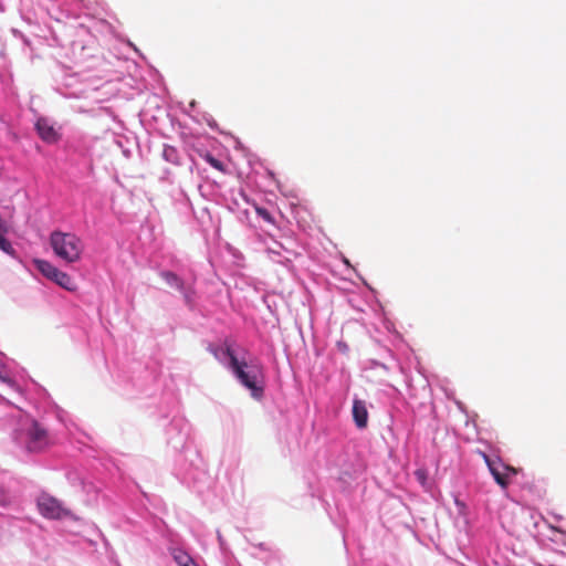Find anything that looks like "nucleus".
Segmentation results:
<instances>
[{
  "instance_id": "nucleus-26",
  "label": "nucleus",
  "mask_w": 566,
  "mask_h": 566,
  "mask_svg": "<svg viewBox=\"0 0 566 566\" xmlns=\"http://www.w3.org/2000/svg\"><path fill=\"white\" fill-rule=\"evenodd\" d=\"M195 105H196V102H195V101H192V102L189 104L190 109H193V108H195Z\"/></svg>"
},
{
  "instance_id": "nucleus-7",
  "label": "nucleus",
  "mask_w": 566,
  "mask_h": 566,
  "mask_svg": "<svg viewBox=\"0 0 566 566\" xmlns=\"http://www.w3.org/2000/svg\"><path fill=\"white\" fill-rule=\"evenodd\" d=\"M34 268L48 280L57 284L66 291H74L76 284L66 272L60 270L53 263L43 259L33 260Z\"/></svg>"
},
{
  "instance_id": "nucleus-21",
  "label": "nucleus",
  "mask_w": 566,
  "mask_h": 566,
  "mask_svg": "<svg viewBox=\"0 0 566 566\" xmlns=\"http://www.w3.org/2000/svg\"><path fill=\"white\" fill-rule=\"evenodd\" d=\"M415 476L417 479V481L422 485V486H426L427 484V481H428V474H427V471L423 470V469H418L415 471Z\"/></svg>"
},
{
  "instance_id": "nucleus-1",
  "label": "nucleus",
  "mask_w": 566,
  "mask_h": 566,
  "mask_svg": "<svg viewBox=\"0 0 566 566\" xmlns=\"http://www.w3.org/2000/svg\"><path fill=\"white\" fill-rule=\"evenodd\" d=\"M88 15H85V22L76 27L77 39L72 42V52L75 63L78 67L87 60L91 64L83 66L73 73H64L57 81L56 92L64 97L81 98L88 97L91 93L97 91L104 80L102 71L96 69L104 64L103 59L95 53L97 27L102 25Z\"/></svg>"
},
{
  "instance_id": "nucleus-27",
  "label": "nucleus",
  "mask_w": 566,
  "mask_h": 566,
  "mask_svg": "<svg viewBox=\"0 0 566 566\" xmlns=\"http://www.w3.org/2000/svg\"><path fill=\"white\" fill-rule=\"evenodd\" d=\"M190 566H199V565L195 562Z\"/></svg>"
},
{
  "instance_id": "nucleus-8",
  "label": "nucleus",
  "mask_w": 566,
  "mask_h": 566,
  "mask_svg": "<svg viewBox=\"0 0 566 566\" xmlns=\"http://www.w3.org/2000/svg\"><path fill=\"white\" fill-rule=\"evenodd\" d=\"M36 505L40 514L49 520H60L69 514L57 499L46 493L38 497Z\"/></svg>"
},
{
  "instance_id": "nucleus-14",
  "label": "nucleus",
  "mask_w": 566,
  "mask_h": 566,
  "mask_svg": "<svg viewBox=\"0 0 566 566\" xmlns=\"http://www.w3.org/2000/svg\"><path fill=\"white\" fill-rule=\"evenodd\" d=\"M84 8V0H64L61 7L66 17L77 19Z\"/></svg>"
},
{
  "instance_id": "nucleus-2",
  "label": "nucleus",
  "mask_w": 566,
  "mask_h": 566,
  "mask_svg": "<svg viewBox=\"0 0 566 566\" xmlns=\"http://www.w3.org/2000/svg\"><path fill=\"white\" fill-rule=\"evenodd\" d=\"M208 350L250 391L252 398L260 400L263 397V367L256 359L247 360V349L235 346L234 343L224 342L220 345L210 344Z\"/></svg>"
},
{
  "instance_id": "nucleus-23",
  "label": "nucleus",
  "mask_w": 566,
  "mask_h": 566,
  "mask_svg": "<svg viewBox=\"0 0 566 566\" xmlns=\"http://www.w3.org/2000/svg\"><path fill=\"white\" fill-rule=\"evenodd\" d=\"M454 504H455V506L458 507V512H459L460 514H463V513H464V511H465V509H467L465 503H464L463 501H461V500L459 499V496H454Z\"/></svg>"
},
{
  "instance_id": "nucleus-10",
  "label": "nucleus",
  "mask_w": 566,
  "mask_h": 566,
  "mask_svg": "<svg viewBox=\"0 0 566 566\" xmlns=\"http://www.w3.org/2000/svg\"><path fill=\"white\" fill-rule=\"evenodd\" d=\"M35 130L39 137L46 144H55L61 139V134L54 123L46 118L40 117L35 122Z\"/></svg>"
},
{
  "instance_id": "nucleus-4",
  "label": "nucleus",
  "mask_w": 566,
  "mask_h": 566,
  "mask_svg": "<svg viewBox=\"0 0 566 566\" xmlns=\"http://www.w3.org/2000/svg\"><path fill=\"white\" fill-rule=\"evenodd\" d=\"M49 243L53 254L66 264L80 262L85 250L83 239L74 232L54 230L50 233Z\"/></svg>"
},
{
  "instance_id": "nucleus-12",
  "label": "nucleus",
  "mask_w": 566,
  "mask_h": 566,
  "mask_svg": "<svg viewBox=\"0 0 566 566\" xmlns=\"http://www.w3.org/2000/svg\"><path fill=\"white\" fill-rule=\"evenodd\" d=\"M352 416L357 429L363 430L368 426V409L365 400L355 398L353 400Z\"/></svg>"
},
{
  "instance_id": "nucleus-17",
  "label": "nucleus",
  "mask_w": 566,
  "mask_h": 566,
  "mask_svg": "<svg viewBox=\"0 0 566 566\" xmlns=\"http://www.w3.org/2000/svg\"><path fill=\"white\" fill-rule=\"evenodd\" d=\"M556 546L564 547L566 549V532L552 528V535L548 537Z\"/></svg>"
},
{
  "instance_id": "nucleus-11",
  "label": "nucleus",
  "mask_w": 566,
  "mask_h": 566,
  "mask_svg": "<svg viewBox=\"0 0 566 566\" xmlns=\"http://www.w3.org/2000/svg\"><path fill=\"white\" fill-rule=\"evenodd\" d=\"M484 460L488 464V468L494 478L495 482L502 488L506 489L509 484L507 476L510 473H515L514 469L505 467L500 461H493L488 455L484 454Z\"/></svg>"
},
{
  "instance_id": "nucleus-15",
  "label": "nucleus",
  "mask_w": 566,
  "mask_h": 566,
  "mask_svg": "<svg viewBox=\"0 0 566 566\" xmlns=\"http://www.w3.org/2000/svg\"><path fill=\"white\" fill-rule=\"evenodd\" d=\"M163 158L175 166L182 165L180 153L175 146L165 144L163 148Z\"/></svg>"
},
{
  "instance_id": "nucleus-16",
  "label": "nucleus",
  "mask_w": 566,
  "mask_h": 566,
  "mask_svg": "<svg viewBox=\"0 0 566 566\" xmlns=\"http://www.w3.org/2000/svg\"><path fill=\"white\" fill-rule=\"evenodd\" d=\"M171 555L178 566H190L192 563H195L192 557L181 548L172 549Z\"/></svg>"
},
{
  "instance_id": "nucleus-24",
  "label": "nucleus",
  "mask_w": 566,
  "mask_h": 566,
  "mask_svg": "<svg viewBox=\"0 0 566 566\" xmlns=\"http://www.w3.org/2000/svg\"><path fill=\"white\" fill-rule=\"evenodd\" d=\"M12 33H13L15 36H20V38H22V39L27 42V40H25V38L23 36V34H22L20 31H18L17 29H12Z\"/></svg>"
},
{
  "instance_id": "nucleus-25",
  "label": "nucleus",
  "mask_w": 566,
  "mask_h": 566,
  "mask_svg": "<svg viewBox=\"0 0 566 566\" xmlns=\"http://www.w3.org/2000/svg\"><path fill=\"white\" fill-rule=\"evenodd\" d=\"M6 501V494L3 489L0 486V503H3Z\"/></svg>"
},
{
  "instance_id": "nucleus-5",
  "label": "nucleus",
  "mask_w": 566,
  "mask_h": 566,
  "mask_svg": "<svg viewBox=\"0 0 566 566\" xmlns=\"http://www.w3.org/2000/svg\"><path fill=\"white\" fill-rule=\"evenodd\" d=\"M327 469L332 478L348 484L356 480L361 472V465L355 457L344 448L331 452L327 459Z\"/></svg>"
},
{
  "instance_id": "nucleus-18",
  "label": "nucleus",
  "mask_w": 566,
  "mask_h": 566,
  "mask_svg": "<svg viewBox=\"0 0 566 566\" xmlns=\"http://www.w3.org/2000/svg\"><path fill=\"white\" fill-rule=\"evenodd\" d=\"M177 463L179 464V473L182 475L185 480L188 479H195L197 476V472L192 470L191 465L187 467L184 463H181V459L177 460Z\"/></svg>"
},
{
  "instance_id": "nucleus-9",
  "label": "nucleus",
  "mask_w": 566,
  "mask_h": 566,
  "mask_svg": "<svg viewBox=\"0 0 566 566\" xmlns=\"http://www.w3.org/2000/svg\"><path fill=\"white\" fill-rule=\"evenodd\" d=\"M160 276L170 287L176 289L182 294L185 302L189 306L192 305L195 291L191 286L186 285L185 282L171 271H161Z\"/></svg>"
},
{
  "instance_id": "nucleus-6",
  "label": "nucleus",
  "mask_w": 566,
  "mask_h": 566,
  "mask_svg": "<svg viewBox=\"0 0 566 566\" xmlns=\"http://www.w3.org/2000/svg\"><path fill=\"white\" fill-rule=\"evenodd\" d=\"M191 427L184 416L176 415L166 427L168 446L176 452H186L189 455L198 457L192 449L190 439Z\"/></svg>"
},
{
  "instance_id": "nucleus-3",
  "label": "nucleus",
  "mask_w": 566,
  "mask_h": 566,
  "mask_svg": "<svg viewBox=\"0 0 566 566\" xmlns=\"http://www.w3.org/2000/svg\"><path fill=\"white\" fill-rule=\"evenodd\" d=\"M12 440L27 452H41L53 442L51 433L43 423L22 412L12 431Z\"/></svg>"
},
{
  "instance_id": "nucleus-20",
  "label": "nucleus",
  "mask_w": 566,
  "mask_h": 566,
  "mask_svg": "<svg viewBox=\"0 0 566 566\" xmlns=\"http://www.w3.org/2000/svg\"><path fill=\"white\" fill-rule=\"evenodd\" d=\"M255 211H256V214L259 217H261L264 221H266L269 223H273L274 222V219H273L272 214L265 208L256 207Z\"/></svg>"
},
{
  "instance_id": "nucleus-22",
  "label": "nucleus",
  "mask_w": 566,
  "mask_h": 566,
  "mask_svg": "<svg viewBox=\"0 0 566 566\" xmlns=\"http://www.w3.org/2000/svg\"><path fill=\"white\" fill-rule=\"evenodd\" d=\"M206 160L216 169H219V170H222V164L220 160H218L217 158H214L213 156L211 155H207L206 156Z\"/></svg>"
},
{
  "instance_id": "nucleus-13",
  "label": "nucleus",
  "mask_w": 566,
  "mask_h": 566,
  "mask_svg": "<svg viewBox=\"0 0 566 566\" xmlns=\"http://www.w3.org/2000/svg\"><path fill=\"white\" fill-rule=\"evenodd\" d=\"M8 232L7 223L0 218V250L12 259L18 260L19 255L17 250L12 247V243L6 239V233Z\"/></svg>"
},
{
  "instance_id": "nucleus-19",
  "label": "nucleus",
  "mask_w": 566,
  "mask_h": 566,
  "mask_svg": "<svg viewBox=\"0 0 566 566\" xmlns=\"http://www.w3.org/2000/svg\"><path fill=\"white\" fill-rule=\"evenodd\" d=\"M0 381L8 384L12 388L15 387V382L10 378L8 368L1 358H0Z\"/></svg>"
}]
</instances>
